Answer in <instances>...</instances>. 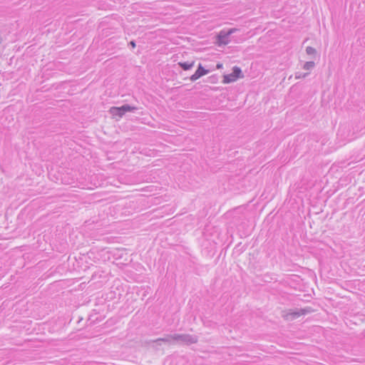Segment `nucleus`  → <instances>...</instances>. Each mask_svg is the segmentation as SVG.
Listing matches in <instances>:
<instances>
[{"label":"nucleus","mask_w":365,"mask_h":365,"mask_svg":"<svg viewBox=\"0 0 365 365\" xmlns=\"http://www.w3.org/2000/svg\"><path fill=\"white\" fill-rule=\"evenodd\" d=\"M308 73H296V78H305L306 76H308Z\"/></svg>","instance_id":"9b49d317"},{"label":"nucleus","mask_w":365,"mask_h":365,"mask_svg":"<svg viewBox=\"0 0 365 365\" xmlns=\"http://www.w3.org/2000/svg\"><path fill=\"white\" fill-rule=\"evenodd\" d=\"M312 309L310 307L299 309L295 311L290 310L286 315H284V317L287 320H293L301 315H305L310 313Z\"/></svg>","instance_id":"39448f33"},{"label":"nucleus","mask_w":365,"mask_h":365,"mask_svg":"<svg viewBox=\"0 0 365 365\" xmlns=\"http://www.w3.org/2000/svg\"><path fill=\"white\" fill-rule=\"evenodd\" d=\"M222 67V63H217V68H221Z\"/></svg>","instance_id":"ddd939ff"},{"label":"nucleus","mask_w":365,"mask_h":365,"mask_svg":"<svg viewBox=\"0 0 365 365\" xmlns=\"http://www.w3.org/2000/svg\"><path fill=\"white\" fill-rule=\"evenodd\" d=\"M158 345H161V342L156 343Z\"/></svg>","instance_id":"4468645a"},{"label":"nucleus","mask_w":365,"mask_h":365,"mask_svg":"<svg viewBox=\"0 0 365 365\" xmlns=\"http://www.w3.org/2000/svg\"><path fill=\"white\" fill-rule=\"evenodd\" d=\"M209 73V70L205 69L201 63L198 65L197 69L195 72L194 74H192L190 79L191 81H195L197 79H199L200 77L207 74Z\"/></svg>","instance_id":"423d86ee"},{"label":"nucleus","mask_w":365,"mask_h":365,"mask_svg":"<svg viewBox=\"0 0 365 365\" xmlns=\"http://www.w3.org/2000/svg\"><path fill=\"white\" fill-rule=\"evenodd\" d=\"M174 341L180 342L184 344H192L197 342V337L195 335L190 334H174Z\"/></svg>","instance_id":"20e7f679"},{"label":"nucleus","mask_w":365,"mask_h":365,"mask_svg":"<svg viewBox=\"0 0 365 365\" xmlns=\"http://www.w3.org/2000/svg\"><path fill=\"white\" fill-rule=\"evenodd\" d=\"M195 64V61H192L191 62H179L178 66L184 71H188L191 69Z\"/></svg>","instance_id":"6e6552de"},{"label":"nucleus","mask_w":365,"mask_h":365,"mask_svg":"<svg viewBox=\"0 0 365 365\" xmlns=\"http://www.w3.org/2000/svg\"><path fill=\"white\" fill-rule=\"evenodd\" d=\"M237 29H230L227 31L222 30L217 36V43L219 46L227 45L230 42V36Z\"/></svg>","instance_id":"f03ea898"},{"label":"nucleus","mask_w":365,"mask_h":365,"mask_svg":"<svg viewBox=\"0 0 365 365\" xmlns=\"http://www.w3.org/2000/svg\"><path fill=\"white\" fill-rule=\"evenodd\" d=\"M129 45H130L133 48H134L136 46V44H135V41H130Z\"/></svg>","instance_id":"f8f14e48"},{"label":"nucleus","mask_w":365,"mask_h":365,"mask_svg":"<svg viewBox=\"0 0 365 365\" xmlns=\"http://www.w3.org/2000/svg\"><path fill=\"white\" fill-rule=\"evenodd\" d=\"M242 70L240 67L235 66L232 68V72L230 74L224 75L222 82L230 83L235 81L237 78H243Z\"/></svg>","instance_id":"7ed1b4c3"},{"label":"nucleus","mask_w":365,"mask_h":365,"mask_svg":"<svg viewBox=\"0 0 365 365\" xmlns=\"http://www.w3.org/2000/svg\"><path fill=\"white\" fill-rule=\"evenodd\" d=\"M306 53L308 55H315L317 53V50L312 46H307L306 48Z\"/></svg>","instance_id":"9d476101"},{"label":"nucleus","mask_w":365,"mask_h":365,"mask_svg":"<svg viewBox=\"0 0 365 365\" xmlns=\"http://www.w3.org/2000/svg\"><path fill=\"white\" fill-rule=\"evenodd\" d=\"M138 108L135 106H131L128 104H124L120 107H111L110 108V113L113 117H118L119 118H122L126 112H134Z\"/></svg>","instance_id":"f257e3e1"},{"label":"nucleus","mask_w":365,"mask_h":365,"mask_svg":"<svg viewBox=\"0 0 365 365\" xmlns=\"http://www.w3.org/2000/svg\"><path fill=\"white\" fill-rule=\"evenodd\" d=\"M314 66L315 63L314 61H307L304 64L303 68L305 70H311L314 67Z\"/></svg>","instance_id":"1a4fd4ad"},{"label":"nucleus","mask_w":365,"mask_h":365,"mask_svg":"<svg viewBox=\"0 0 365 365\" xmlns=\"http://www.w3.org/2000/svg\"><path fill=\"white\" fill-rule=\"evenodd\" d=\"M172 341H174V334H168L163 338H159L155 340H153V342H154V343H158V342L171 343Z\"/></svg>","instance_id":"0eeeda50"}]
</instances>
